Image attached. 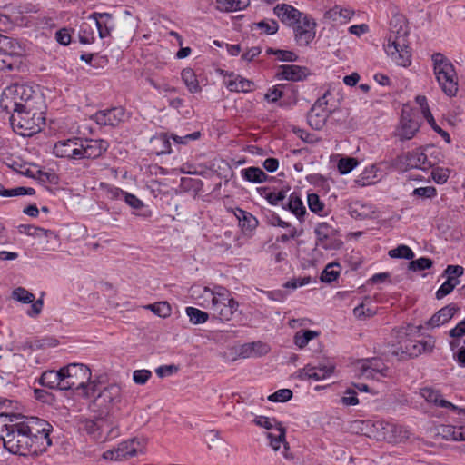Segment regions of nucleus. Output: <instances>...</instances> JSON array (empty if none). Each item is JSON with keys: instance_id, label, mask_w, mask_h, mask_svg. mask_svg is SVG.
Instances as JSON below:
<instances>
[{"instance_id": "obj_54", "label": "nucleus", "mask_w": 465, "mask_h": 465, "mask_svg": "<svg viewBox=\"0 0 465 465\" xmlns=\"http://www.w3.org/2000/svg\"><path fill=\"white\" fill-rule=\"evenodd\" d=\"M450 171L447 168L437 167L432 170L431 177L438 184H443L450 177Z\"/></svg>"}, {"instance_id": "obj_46", "label": "nucleus", "mask_w": 465, "mask_h": 465, "mask_svg": "<svg viewBox=\"0 0 465 465\" xmlns=\"http://www.w3.org/2000/svg\"><path fill=\"white\" fill-rule=\"evenodd\" d=\"M318 336V332L307 330L303 332H297L294 336V343L299 348H304L308 342Z\"/></svg>"}, {"instance_id": "obj_38", "label": "nucleus", "mask_w": 465, "mask_h": 465, "mask_svg": "<svg viewBox=\"0 0 465 465\" xmlns=\"http://www.w3.org/2000/svg\"><path fill=\"white\" fill-rule=\"evenodd\" d=\"M241 173L246 181L255 183H263L268 178V175L259 167L242 169Z\"/></svg>"}, {"instance_id": "obj_1", "label": "nucleus", "mask_w": 465, "mask_h": 465, "mask_svg": "<svg viewBox=\"0 0 465 465\" xmlns=\"http://www.w3.org/2000/svg\"><path fill=\"white\" fill-rule=\"evenodd\" d=\"M14 420L13 430L5 439V448L9 452L21 456H37L51 445V425L47 421L20 415Z\"/></svg>"}, {"instance_id": "obj_40", "label": "nucleus", "mask_w": 465, "mask_h": 465, "mask_svg": "<svg viewBox=\"0 0 465 465\" xmlns=\"http://www.w3.org/2000/svg\"><path fill=\"white\" fill-rule=\"evenodd\" d=\"M19 415L16 414H6L0 413V440H3L5 443V439H6L7 433L13 430V426L15 423L14 420H17Z\"/></svg>"}, {"instance_id": "obj_44", "label": "nucleus", "mask_w": 465, "mask_h": 465, "mask_svg": "<svg viewBox=\"0 0 465 465\" xmlns=\"http://www.w3.org/2000/svg\"><path fill=\"white\" fill-rule=\"evenodd\" d=\"M186 314L193 324H203L209 320V313L194 307H187Z\"/></svg>"}, {"instance_id": "obj_26", "label": "nucleus", "mask_w": 465, "mask_h": 465, "mask_svg": "<svg viewBox=\"0 0 465 465\" xmlns=\"http://www.w3.org/2000/svg\"><path fill=\"white\" fill-rule=\"evenodd\" d=\"M354 14L353 9L334 5L325 12L324 18L340 24H345L353 17Z\"/></svg>"}, {"instance_id": "obj_25", "label": "nucleus", "mask_w": 465, "mask_h": 465, "mask_svg": "<svg viewBox=\"0 0 465 465\" xmlns=\"http://www.w3.org/2000/svg\"><path fill=\"white\" fill-rule=\"evenodd\" d=\"M420 395L421 397L428 402L433 403L436 406L450 409L451 411H460L461 409H459L457 406L452 404L451 402L442 399V395L440 393L439 391L434 390L432 388L425 387L420 390Z\"/></svg>"}, {"instance_id": "obj_6", "label": "nucleus", "mask_w": 465, "mask_h": 465, "mask_svg": "<svg viewBox=\"0 0 465 465\" xmlns=\"http://www.w3.org/2000/svg\"><path fill=\"white\" fill-rule=\"evenodd\" d=\"M6 96L14 103V109H28L42 107L40 95L29 85L14 84L7 88Z\"/></svg>"}, {"instance_id": "obj_29", "label": "nucleus", "mask_w": 465, "mask_h": 465, "mask_svg": "<svg viewBox=\"0 0 465 465\" xmlns=\"http://www.w3.org/2000/svg\"><path fill=\"white\" fill-rule=\"evenodd\" d=\"M438 434L445 440H465V427L452 425H440L437 429Z\"/></svg>"}, {"instance_id": "obj_59", "label": "nucleus", "mask_w": 465, "mask_h": 465, "mask_svg": "<svg viewBox=\"0 0 465 465\" xmlns=\"http://www.w3.org/2000/svg\"><path fill=\"white\" fill-rule=\"evenodd\" d=\"M255 25L258 28L262 29L264 33H266L267 35H273L279 29L278 23L275 20L261 21L259 23H256Z\"/></svg>"}, {"instance_id": "obj_17", "label": "nucleus", "mask_w": 465, "mask_h": 465, "mask_svg": "<svg viewBox=\"0 0 465 465\" xmlns=\"http://www.w3.org/2000/svg\"><path fill=\"white\" fill-rule=\"evenodd\" d=\"M122 401V389L118 384L104 387L95 399V403L105 408L113 407Z\"/></svg>"}, {"instance_id": "obj_4", "label": "nucleus", "mask_w": 465, "mask_h": 465, "mask_svg": "<svg viewBox=\"0 0 465 465\" xmlns=\"http://www.w3.org/2000/svg\"><path fill=\"white\" fill-rule=\"evenodd\" d=\"M44 122L42 107L13 109L10 123L14 131L22 136H32L41 129Z\"/></svg>"}, {"instance_id": "obj_64", "label": "nucleus", "mask_w": 465, "mask_h": 465, "mask_svg": "<svg viewBox=\"0 0 465 465\" xmlns=\"http://www.w3.org/2000/svg\"><path fill=\"white\" fill-rule=\"evenodd\" d=\"M453 339H460L465 335V319L459 322L453 329L449 331Z\"/></svg>"}, {"instance_id": "obj_37", "label": "nucleus", "mask_w": 465, "mask_h": 465, "mask_svg": "<svg viewBox=\"0 0 465 465\" xmlns=\"http://www.w3.org/2000/svg\"><path fill=\"white\" fill-rule=\"evenodd\" d=\"M217 8L224 12H235L246 8L250 0H216Z\"/></svg>"}, {"instance_id": "obj_58", "label": "nucleus", "mask_w": 465, "mask_h": 465, "mask_svg": "<svg viewBox=\"0 0 465 465\" xmlns=\"http://www.w3.org/2000/svg\"><path fill=\"white\" fill-rule=\"evenodd\" d=\"M353 314L359 320H365L372 317L375 312L370 308H366L365 304L361 303L353 309Z\"/></svg>"}, {"instance_id": "obj_63", "label": "nucleus", "mask_w": 465, "mask_h": 465, "mask_svg": "<svg viewBox=\"0 0 465 465\" xmlns=\"http://www.w3.org/2000/svg\"><path fill=\"white\" fill-rule=\"evenodd\" d=\"M178 371V367L176 365H163V366H160L158 367L156 370H155V372L156 374L160 377V378H163V377H166V376H170L175 372Z\"/></svg>"}, {"instance_id": "obj_33", "label": "nucleus", "mask_w": 465, "mask_h": 465, "mask_svg": "<svg viewBox=\"0 0 465 465\" xmlns=\"http://www.w3.org/2000/svg\"><path fill=\"white\" fill-rule=\"evenodd\" d=\"M226 85L232 92H249L252 89L253 83L240 75H235L226 82Z\"/></svg>"}, {"instance_id": "obj_56", "label": "nucleus", "mask_w": 465, "mask_h": 465, "mask_svg": "<svg viewBox=\"0 0 465 465\" xmlns=\"http://www.w3.org/2000/svg\"><path fill=\"white\" fill-rule=\"evenodd\" d=\"M254 423L259 427L265 428L267 430H273V431L277 426L281 425L280 423H277L274 419H270L264 416L256 417L254 419Z\"/></svg>"}, {"instance_id": "obj_31", "label": "nucleus", "mask_w": 465, "mask_h": 465, "mask_svg": "<svg viewBox=\"0 0 465 465\" xmlns=\"http://www.w3.org/2000/svg\"><path fill=\"white\" fill-rule=\"evenodd\" d=\"M89 18L94 21L101 38H104L110 35L111 27L108 25V23L112 19V15L110 14L94 13Z\"/></svg>"}, {"instance_id": "obj_27", "label": "nucleus", "mask_w": 465, "mask_h": 465, "mask_svg": "<svg viewBox=\"0 0 465 465\" xmlns=\"http://www.w3.org/2000/svg\"><path fill=\"white\" fill-rule=\"evenodd\" d=\"M457 311L458 308L455 305L449 304L434 313L427 324L432 328L443 325L454 316Z\"/></svg>"}, {"instance_id": "obj_28", "label": "nucleus", "mask_w": 465, "mask_h": 465, "mask_svg": "<svg viewBox=\"0 0 465 465\" xmlns=\"http://www.w3.org/2000/svg\"><path fill=\"white\" fill-rule=\"evenodd\" d=\"M63 368L59 371H45L40 377V383L43 386L50 389L62 390Z\"/></svg>"}, {"instance_id": "obj_24", "label": "nucleus", "mask_w": 465, "mask_h": 465, "mask_svg": "<svg viewBox=\"0 0 465 465\" xmlns=\"http://www.w3.org/2000/svg\"><path fill=\"white\" fill-rule=\"evenodd\" d=\"M361 424L364 426L366 430L365 434L368 437L373 438L377 440H387V436H389L390 431V422L385 420H366L362 421Z\"/></svg>"}, {"instance_id": "obj_49", "label": "nucleus", "mask_w": 465, "mask_h": 465, "mask_svg": "<svg viewBox=\"0 0 465 465\" xmlns=\"http://www.w3.org/2000/svg\"><path fill=\"white\" fill-rule=\"evenodd\" d=\"M286 198V192L283 190H280L278 192H269L265 195V199L272 205L282 204V208L285 209L284 200Z\"/></svg>"}, {"instance_id": "obj_32", "label": "nucleus", "mask_w": 465, "mask_h": 465, "mask_svg": "<svg viewBox=\"0 0 465 465\" xmlns=\"http://www.w3.org/2000/svg\"><path fill=\"white\" fill-rule=\"evenodd\" d=\"M285 209L292 212L301 222L303 220V216L306 213V208L297 194L292 193L288 202L285 203Z\"/></svg>"}, {"instance_id": "obj_43", "label": "nucleus", "mask_w": 465, "mask_h": 465, "mask_svg": "<svg viewBox=\"0 0 465 465\" xmlns=\"http://www.w3.org/2000/svg\"><path fill=\"white\" fill-rule=\"evenodd\" d=\"M235 215L243 228L252 230L258 225V220L252 213L244 210L237 209Z\"/></svg>"}, {"instance_id": "obj_35", "label": "nucleus", "mask_w": 465, "mask_h": 465, "mask_svg": "<svg viewBox=\"0 0 465 465\" xmlns=\"http://www.w3.org/2000/svg\"><path fill=\"white\" fill-rule=\"evenodd\" d=\"M18 231L20 233H24L29 236L39 238L42 236H52L54 240H56V233L54 232L31 224H21L18 226Z\"/></svg>"}, {"instance_id": "obj_55", "label": "nucleus", "mask_w": 465, "mask_h": 465, "mask_svg": "<svg viewBox=\"0 0 465 465\" xmlns=\"http://www.w3.org/2000/svg\"><path fill=\"white\" fill-rule=\"evenodd\" d=\"M357 165V161L354 158H341L338 162V170L341 173L346 174L349 173L353 168Z\"/></svg>"}, {"instance_id": "obj_22", "label": "nucleus", "mask_w": 465, "mask_h": 465, "mask_svg": "<svg viewBox=\"0 0 465 465\" xmlns=\"http://www.w3.org/2000/svg\"><path fill=\"white\" fill-rule=\"evenodd\" d=\"M273 12L275 15L287 26L292 27L304 15V13L287 4L277 5Z\"/></svg>"}, {"instance_id": "obj_16", "label": "nucleus", "mask_w": 465, "mask_h": 465, "mask_svg": "<svg viewBox=\"0 0 465 465\" xmlns=\"http://www.w3.org/2000/svg\"><path fill=\"white\" fill-rule=\"evenodd\" d=\"M80 145L78 138L59 141L54 146V153L61 158L80 160Z\"/></svg>"}, {"instance_id": "obj_52", "label": "nucleus", "mask_w": 465, "mask_h": 465, "mask_svg": "<svg viewBox=\"0 0 465 465\" xmlns=\"http://www.w3.org/2000/svg\"><path fill=\"white\" fill-rule=\"evenodd\" d=\"M292 397V391L289 389H281L271 394L268 397L270 401L273 402H285L291 400Z\"/></svg>"}, {"instance_id": "obj_3", "label": "nucleus", "mask_w": 465, "mask_h": 465, "mask_svg": "<svg viewBox=\"0 0 465 465\" xmlns=\"http://www.w3.org/2000/svg\"><path fill=\"white\" fill-rule=\"evenodd\" d=\"M196 298L201 307L211 310L213 317L221 321H230L239 307L229 290L222 285L203 287L202 293Z\"/></svg>"}, {"instance_id": "obj_30", "label": "nucleus", "mask_w": 465, "mask_h": 465, "mask_svg": "<svg viewBox=\"0 0 465 465\" xmlns=\"http://www.w3.org/2000/svg\"><path fill=\"white\" fill-rule=\"evenodd\" d=\"M285 429L282 425L277 426L274 431L267 433V438L270 440V446L274 451L280 450L282 443L284 446V451L289 449V445L285 440ZM283 455L286 456V453L283 452Z\"/></svg>"}, {"instance_id": "obj_15", "label": "nucleus", "mask_w": 465, "mask_h": 465, "mask_svg": "<svg viewBox=\"0 0 465 465\" xmlns=\"http://www.w3.org/2000/svg\"><path fill=\"white\" fill-rule=\"evenodd\" d=\"M327 100L326 94L320 97L312 105L307 115L309 125L315 129L321 130L326 124L329 112L326 108Z\"/></svg>"}, {"instance_id": "obj_36", "label": "nucleus", "mask_w": 465, "mask_h": 465, "mask_svg": "<svg viewBox=\"0 0 465 465\" xmlns=\"http://www.w3.org/2000/svg\"><path fill=\"white\" fill-rule=\"evenodd\" d=\"M181 77L190 93L194 94L201 91L196 74L192 68H184L181 73Z\"/></svg>"}, {"instance_id": "obj_60", "label": "nucleus", "mask_w": 465, "mask_h": 465, "mask_svg": "<svg viewBox=\"0 0 465 465\" xmlns=\"http://www.w3.org/2000/svg\"><path fill=\"white\" fill-rule=\"evenodd\" d=\"M413 194L423 198H432L437 194V191L432 186L419 187L414 189Z\"/></svg>"}, {"instance_id": "obj_23", "label": "nucleus", "mask_w": 465, "mask_h": 465, "mask_svg": "<svg viewBox=\"0 0 465 465\" xmlns=\"http://www.w3.org/2000/svg\"><path fill=\"white\" fill-rule=\"evenodd\" d=\"M308 68L296 64L281 65L276 73V77L281 80L298 82L306 79L309 75Z\"/></svg>"}, {"instance_id": "obj_45", "label": "nucleus", "mask_w": 465, "mask_h": 465, "mask_svg": "<svg viewBox=\"0 0 465 465\" xmlns=\"http://www.w3.org/2000/svg\"><path fill=\"white\" fill-rule=\"evenodd\" d=\"M145 308L149 309L154 314L163 318L169 317L172 312L171 306L167 302H159L153 304H149Z\"/></svg>"}, {"instance_id": "obj_41", "label": "nucleus", "mask_w": 465, "mask_h": 465, "mask_svg": "<svg viewBox=\"0 0 465 465\" xmlns=\"http://www.w3.org/2000/svg\"><path fill=\"white\" fill-rule=\"evenodd\" d=\"M400 350L401 352L399 350H393L391 353L395 356H402L405 354L409 357H417L420 354V350L417 346V341H405L404 346L401 345Z\"/></svg>"}, {"instance_id": "obj_5", "label": "nucleus", "mask_w": 465, "mask_h": 465, "mask_svg": "<svg viewBox=\"0 0 465 465\" xmlns=\"http://www.w3.org/2000/svg\"><path fill=\"white\" fill-rule=\"evenodd\" d=\"M434 74L442 92L453 97L458 92V75L452 63L442 54L432 55Z\"/></svg>"}, {"instance_id": "obj_57", "label": "nucleus", "mask_w": 465, "mask_h": 465, "mask_svg": "<svg viewBox=\"0 0 465 465\" xmlns=\"http://www.w3.org/2000/svg\"><path fill=\"white\" fill-rule=\"evenodd\" d=\"M152 377V372L149 370H136L133 373V380L136 384L143 385Z\"/></svg>"}, {"instance_id": "obj_14", "label": "nucleus", "mask_w": 465, "mask_h": 465, "mask_svg": "<svg viewBox=\"0 0 465 465\" xmlns=\"http://www.w3.org/2000/svg\"><path fill=\"white\" fill-rule=\"evenodd\" d=\"M358 371L361 376L379 379L378 375L381 377H390V369L377 358L365 359L358 362Z\"/></svg>"}, {"instance_id": "obj_48", "label": "nucleus", "mask_w": 465, "mask_h": 465, "mask_svg": "<svg viewBox=\"0 0 465 465\" xmlns=\"http://www.w3.org/2000/svg\"><path fill=\"white\" fill-rule=\"evenodd\" d=\"M389 255L391 258H403L407 260H411L414 257L412 250L409 246L403 244L391 250L389 252Z\"/></svg>"}, {"instance_id": "obj_42", "label": "nucleus", "mask_w": 465, "mask_h": 465, "mask_svg": "<svg viewBox=\"0 0 465 465\" xmlns=\"http://www.w3.org/2000/svg\"><path fill=\"white\" fill-rule=\"evenodd\" d=\"M35 189L31 187H15L13 189H5L4 185L0 183V196L2 197H15V196H22V195H33L35 194Z\"/></svg>"}, {"instance_id": "obj_10", "label": "nucleus", "mask_w": 465, "mask_h": 465, "mask_svg": "<svg viewBox=\"0 0 465 465\" xmlns=\"http://www.w3.org/2000/svg\"><path fill=\"white\" fill-rule=\"evenodd\" d=\"M317 23L311 15L304 14L302 18L292 26L294 39L298 45L307 46L315 38Z\"/></svg>"}, {"instance_id": "obj_13", "label": "nucleus", "mask_w": 465, "mask_h": 465, "mask_svg": "<svg viewBox=\"0 0 465 465\" xmlns=\"http://www.w3.org/2000/svg\"><path fill=\"white\" fill-rule=\"evenodd\" d=\"M398 163L407 169H421L428 170L432 164L428 161L427 155L421 149H417L412 152H407L398 156Z\"/></svg>"}, {"instance_id": "obj_11", "label": "nucleus", "mask_w": 465, "mask_h": 465, "mask_svg": "<svg viewBox=\"0 0 465 465\" xmlns=\"http://www.w3.org/2000/svg\"><path fill=\"white\" fill-rule=\"evenodd\" d=\"M420 129L416 114L411 111L402 110L401 118L396 130V136L401 141L411 140Z\"/></svg>"}, {"instance_id": "obj_8", "label": "nucleus", "mask_w": 465, "mask_h": 465, "mask_svg": "<svg viewBox=\"0 0 465 465\" xmlns=\"http://www.w3.org/2000/svg\"><path fill=\"white\" fill-rule=\"evenodd\" d=\"M147 440L144 438H131L120 442L117 447L104 452L103 457L111 460H122L134 457L144 451Z\"/></svg>"}, {"instance_id": "obj_39", "label": "nucleus", "mask_w": 465, "mask_h": 465, "mask_svg": "<svg viewBox=\"0 0 465 465\" xmlns=\"http://www.w3.org/2000/svg\"><path fill=\"white\" fill-rule=\"evenodd\" d=\"M348 212L352 218L364 220L370 217L371 210L367 204L361 202H354L349 205Z\"/></svg>"}, {"instance_id": "obj_47", "label": "nucleus", "mask_w": 465, "mask_h": 465, "mask_svg": "<svg viewBox=\"0 0 465 465\" xmlns=\"http://www.w3.org/2000/svg\"><path fill=\"white\" fill-rule=\"evenodd\" d=\"M12 296L23 303H32L35 301V295L23 287L15 288L12 292Z\"/></svg>"}, {"instance_id": "obj_12", "label": "nucleus", "mask_w": 465, "mask_h": 465, "mask_svg": "<svg viewBox=\"0 0 465 465\" xmlns=\"http://www.w3.org/2000/svg\"><path fill=\"white\" fill-rule=\"evenodd\" d=\"M86 432L95 440L104 441L117 436V429L110 428L108 422L103 419L88 420L84 423Z\"/></svg>"}, {"instance_id": "obj_53", "label": "nucleus", "mask_w": 465, "mask_h": 465, "mask_svg": "<svg viewBox=\"0 0 465 465\" xmlns=\"http://www.w3.org/2000/svg\"><path fill=\"white\" fill-rule=\"evenodd\" d=\"M334 266H338L337 263H330L326 266L321 275V281L323 282H331L335 281L339 276V272L335 271Z\"/></svg>"}, {"instance_id": "obj_34", "label": "nucleus", "mask_w": 465, "mask_h": 465, "mask_svg": "<svg viewBox=\"0 0 465 465\" xmlns=\"http://www.w3.org/2000/svg\"><path fill=\"white\" fill-rule=\"evenodd\" d=\"M389 430V436H387L389 442H401L410 437V432L404 426L390 422Z\"/></svg>"}, {"instance_id": "obj_61", "label": "nucleus", "mask_w": 465, "mask_h": 465, "mask_svg": "<svg viewBox=\"0 0 465 465\" xmlns=\"http://www.w3.org/2000/svg\"><path fill=\"white\" fill-rule=\"evenodd\" d=\"M266 223L272 226H280L282 228H291V224L289 223L284 222L280 218L279 215L275 213H271L270 215H266Z\"/></svg>"}, {"instance_id": "obj_20", "label": "nucleus", "mask_w": 465, "mask_h": 465, "mask_svg": "<svg viewBox=\"0 0 465 465\" xmlns=\"http://www.w3.org/2000/svg\"><path fill=\"white\" fill-rule=\"evenodd\" d=\"M125 112L122 107H114L107 110L98 111L94 119L98 124L116 126L124 119Z\"/></svg>"}, {"instance_id": "obj_21", "label": "nucleus", "mask_w": 465, "mask_h": 465, "mask_svg": "<svg viewBox=\"0 0 465 465\" xmlns=\"http://www.w3.org/2000/svg\"><path fill=\"white\" fill-rule=\"evenodd\" d=\"M201 137V133L199 131L193 132L192 134H184V135H177L172 134L168 136L166 134H161L159 136L152 139L153 143H162L163 147L161 150V153H171V143L169 139L172 138L174 143L178 144H187L191 141L198 140Z\"/></svg>"}, {"instance_id": "obj_9", "label": "nucleus", "mask_w": 465, "mask_h": 465, "mask_svg": "<svg viewBox=\"0 0 465 465\" xmlns=\"http://www.w3.org/2000/svg\"><path fill=\"white\" fill-rule=\"evenodd\" d=\"M316 244L325 250H338L342 242L338 238V231L327 222L319 223L314 230Z\"/></svg>"}, {"instance_id": "obj_18", "label": "nucleus", "mask_w": 465, "mask_h": 465, "mask_svg": "<svg viewBox=\"0 0 465 465\" xmlns=\"http://www.w3.org/2000/svg\"><path fill=\"white\" fill-rule=\"evenodd\" d=\"M333 366H319L314 367L311 364H307L304 368L298 370L293 377L301 381L314 380L321 381L331 376L333 372Z\"/></svg>"}, {"instance_id": "obj_50", "label": "nucleus", "mask_w": 465, "mask_h": 465, "mask_svg": "<svg viewBox=\"0 0 465 465\" xmlns=\"http://www.w3.org/2000/svg\"><path fill=\"white\" fill-rule=\"evenodd\" d=\"M433 264V262L431 259L427 257H421L417 260H413L409 263V269L417 272V271H422L425 269H430Z\"/></svg>"}, {"instance_id": "obj_62", "label": "nucleus", "mask_w": 465, "mask_h": 465, "mask_svg": "<svg viewBox=\"0 0 465 465\" xmlns=\"http://www.w3.org/2000/svg\"><path fill=\"white\" fill-rule=\"evenodd\" d=\"M274 54L280 61L295 62L298 59V55L295 53L287 50H276Z\"/></svg>"}, {"instance_id": "obj_2", "label": "nucleus", "mask_w": 465, "mask_h": 465, "mask_svg": "<svg viewBox=\"0 0 465 465\" xmlns=\"http://www.w3.org/2000/svg\"><path fill=\"white\" fill-rule=\"evenodd\" d=\"M408 36L409 27L404 16L393 15L390 21V32L384 48L388 56L399 66L407 67L411 63Z\"/></svg>"}, {"instance_id": "obj_51", "label": "nucleus", "mask_w": 465, "mask_h": 465, "mask_svg": "<svg viewBox=\"0 0 465 465\" xmlns=\"http://www.w3.org/2000/svg\"><path fill=\"white\" fill-rule=\"evenodd\" d=\"M307 202L309 209L315 213H321L324 210L325 205L316 193H309Z\"/></svg>"}, {"instance_id": "obj_7", "label": "nucleus", "mask_w": 465, "mask_h": 465, "mask_svg": "<svg viewBox=\"0 0 465 465\" xmlns=\"http://www.w3.org/2000/svg\"><path fill=\"white\" fill-rule=\"evenodd\" d=\"M62 390L84 389L91 380L90 369L82 363H72L63 368Z\"/></svg>"}, {"instance_id": "obj_19", "label": "nucleus", "mask_w": 465, "mask_h": 465, "mask_svg": "<svg viewBox=\"0 0 465 465\" xmlns=\"http://www.w3.org/2000/svg\"><path fill=\"white\" fill-rule=\"evenodd\" d=\"M108 148L105 140H85L81 141L80 159H96L100 157Z\"/></svg>"}]
</instances>
